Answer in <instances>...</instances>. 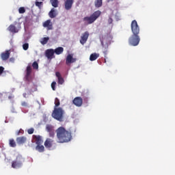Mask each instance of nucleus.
<instances>
[{
	"mask_svg": "<svg viewBox=\"0 0 175 175\" xmlns=\"http://www.w3.org/2000/svg\"><path fill=\"white\" fill-rule=\"evenodd\" d=\"M131 31L133 35L129 39V43L131 46H137L140 43V37L139 33H140V27L137 25V21L134 20L131 22Z\"/></svg>",
	"mask_w": 175,
	"mask_h": 175,
	"instance_id": "1",
	"label": "nucleus"
},
{
	"mask_svg": "<svg viewBox=\"0 0 175 175\" xmlns=\"http://www.w3.org/2000/svg\"><path fill=\"white\" fill-rule=\"evenodd\" d=\"M56 136L58 143H68L72 140V133L60 126L56 130Z\"/></svg>",
	"mask_w": 175,
	"mask_h": 175,
	"instance_id": "2",
	"label": "nucleus"
},
{
	"mask_svg": "<svg viewBox=\"0 0 175 175\" xmlns=\"http://www.w3.org/2000/svg\"><path fill=\"white\" fill-rule=\"evenodd\" d=\"M52 117L53 118H55V120L62 122V121H64V109L61 107H55L52 113Z\"/></svg>",
	"mask_w": 175,
	"mask_h": 175,
	"instance_id": "3",
	"label": "nucleus"
},
{
	"mask_svg": "<svg viewBox=\"0 0 175 175\" xmlns=\"http://www.w3.org/2000/svg\"><path fill=\"white\" fill-rule=\"evenodd\" d=\"M102 14L100 10L94 12L90 16H86L83 18V21H85L88 24H92L94 23Z\"/></svg>",
	"mask_w": 175,
	"mask_h": 175,
	"instance_id": "4",
	"label": "nucleus"
},
{
	"mask_svg": "<svg viewBox=\"0 0 175 175\" xmlns=\"http://www.w3.org/2000/svg\"><path fill=\"white\" fill-rule=\"evenodd\" d=\"M20 29H21V25L17 22H14V25H10L8 27V31L12 33H17Z\"/></svg>",
	"mask_w": 175,
	"mask_h": 175,
	"instance_id": "5",
	"label": "nucleus"
},
{
	"mask_svg": "<svg viewBox=\"0 0 175 175\" xmlns=\"http://www.w3.org/2000/svg\"><path fill=\"white\" fill-rule=\"evenodd\" d=\"M23 165V157L17 156L16 160L13 161L12 163V167L14 169H17V167H21Z\"/></svg>",
	"mask_w": 175,
	"mask_h": 175,
	"instance_id": "6",
	"label": "nucleus"
},
{
	"mask_svg": "<svg viewBox=\"0 0 175 175\" xmlns=\"http://www.w3.org/2000/svg\"><path fill=\"white\" fill-rule=\"evenodd\" d=\"M89 36L90 33L88 31H85L83 33H82L80 40L81 44H85V43H87V40H88Z\"/></svg>",
	"mask_w": 175,
	"mask_h": 175,
	"instance_id": "7",
	"label": "nucleus"
},
{
	"mask_svg": "<svg viewBox=\"0 0 175 175\" xmlns=\"http://www.w3.org/2000/svg\"><path fill=\"white\" fill-rule=\"evenodd\" d=\"M72 103L77 107H81V106H83V98H81V97H75Z\"/></svg>",
	"mask_w": 175,
	"mask_h": 175,
	"instance_id": "8",
	"label": "nucleus"
},
{
	"mask_svg": "<svg viewBox=\"0 0 175 175\" xmlns=\"http://www.w3.org/2000/svg\"><path fill=\"white\" fill-rule=\"evenodd\" d=\"M54 49H50L45 51V55L48 59H53L54 58Z\"/></svg>",
	"mask_w": 175,
	"mask_h": 175,
	"instance_id": "9",
	"label": "nucleus"
},
{
	"mask_svg": "<svg viewBox=\"0 0 175 175\" xmlns=\"http://www.w3.org/2000/svg\"><path fill=\"white\" fill-rule=\"evenodd\" d=\"M53 143H54V140L53 139L46 138L44 143V146L46 148H51V147H53Z\"/></svg>",
	"mask_w": 175,
	"mask_h": 175,
	"instance_id": "10",
	"label": "nucleus"
},
{
	"mask_svg": "<svg viewBox=\"0 0 175 175\" xmlns=\"http://www.w3.org/2000/svg\"><path fill=\"white\" fill-rule=\"evenodd\" d=\"M74 0H66L64 3V8L66 10H70L72 9V6H73Z\"/></svg>",
	"mask_w": 175,
	"mask_h": 175,
	"instance_id": "11",
	"label": "nucleus"
},
{
	"mask_svg": "<svg viewBox=\"0 0 175 175\" xmlns=\"http://www.w3.org/2000/svg\"><path fill=\"white\" fill-rule=\"evenodd\" d=\"M33 139L35 140L36 146L43 144V137L40 135H33Z\"/></svg>",
	"mask_w": 175,
	"mask_h": 175,
	"instance_id": "12",
	"label": "nucleus"
},
{
	"mask_svg": "<svg viewBox=\"0 0 175 175\" xmlns=\"http://www.w3.org/2000/svg\"><path fill=\"white\" fill-rule=\"evenodd\" d=\"M9 57H10V51H5L1 54L2 61H8V59H9Z\"/></svg>",
	"mask_w": 175,
	"mask_h": 175,
	"instance_id": "13",
	"label": "nucleus"
},
{
	"mask_svg": "<svg viewBox=\"0 0 175 175\" xmlns=\"http://www.w3.org/2000/svg\"><path fill=\"white\" fill-rule=\"evenodd\" d=\"M44 28H47L48 31L53 29V23L51 20H47L43 23Z\"/></svg>",
	"mask_w": 175,
	"mask_h": 175,
	"instance_id": "14",
	"label": "nucleus"
},
{
	"mask_svg": "<svg viewBox=\"0 0 175 175\" xmlns=\"http://www.w3.org/2000/svg\"><path fill=\"white\" fill-rule=\"evenodd\" d=\"M74 62H76V59L73 58L72 55H68L66 59V65H69V64H73Z\"/></svg>",
	"mask_w": 175,
	"mask_h": 175,
	"instance_id": "15",
	"label": "nucleus"
},
{
	"mask_svg": "<svg viewBox=\"0 0 175 175\" xmlns=\"http://www.w3.org/2000/svg\"><path fill=\"white\" fill-rule=\"evenodd\" d=\"M58 15V12H57V10L55 8H52L51 11L49 12V16L50 18H55Z\"/></svg>",
	"mask_w": 175,
	"mask_h": 175,
	"instance_id": "16",
	"label": "nucleus"
},
{
	"mask_svg": "<svg viewBox=\"0 0 175 175\" xmlns=\"http://www.w3.org/2000/svg\"><path fill=\"white\" fill-rule=\"evenodd\" d=\"M31 73H32V68L30 66H28L26 69V75L25 79L27 81H29V77L31 76Z\"/></svg>",
	"mask_w": 175,
	"mask_h": 175,
	"instance_id": "17",
	"label": "nucleus"
},
{
	"mask_svg": "<svg viewBox=\"0 0 175 175\" xmlns=\"http://www.w3.org/2000/svg\"><path fill=\"white\" fill-rule=\"evenodd\" d=\"M55 75L58 79V84L62 85L65 83V80H64V78L61 76V73L59 72H56Z\"/></svg>",
	"mask_w": 175,
	"mask_h": 175,
	"instance_id": "18",
	"label": "nucleus"
},
{
	"mask_svg": "<svg viewBox=\"0 0 175 175\" xmlns=\"http://www.w3.org/2000/svg\"><path fill=\"white\" fill-rule=\"evenodd\" d=\"M27 142V137H19L16 138V143L18 144H24Z\"/></svg>",
	"mask_w": 175,
	"mask_h": 175,
	"instance_id": "19",
	"label": "nucleus"
},
{
	"mask_svg": "<svg viewBox=\"0 0 175 175\" xmlns=\"http://www.w3.org/2000/svg\"><path fill=\"white\" fill-rule=\"evenodd\" d=\"M98 58H99V53H92L90 57V61H96Z\"/></svg>",
	"mask_w": 175,
	"mask_h": 175,
	"instance_id": "20",
	"label": "nucleus"
},
{
	"mask_svg": "<svg viewBox=\"0 0 175 175\" xmlns=\"http://www.w3.org/2000/svg\"><path fill=\"white\" fill-rule=\"evenodd\" d=\"M54 52L55 54H57V55H59L64 53V48L59 46L54 50Z\"/></svg>",
	"mask_w": 175,
	"mask_h": 175,
	"instance_id": "21",
	"label": "nucleus"
},
{
	"mask_svg": "<svg viewBox=\"0 0 175 175\" xmlns=\"http://www.w3.org/2000/svg\"><path fill=\"white\" fill-rule=\"evenodd\" d=\"M36 150L38 151V152H44V146L42 144L36 145Z\"/></svg>",
	"mask_w": 175,
	"mask_h": 175,
	"instance_id": "22",
	"label": "nucleus"
},
{
	"mask_svg": "<svg viewBox=\"0 0 175 175\" xmlns=\"http://www.w3.org/2000/svg\"><path fill=\"white\" fill-rule=\"evenodd\" d=\"M50 2L53 8H58V5H59V1L58 0H50Z\"/></svg>",
	"mask_w": 175,
	"mask_h": 175,
	"instance_id": "23",
	"label": "nucleus"
},
{
	"mask_svg": "<svg viewBox=\"0 0 175 175\" xmlns=\"http://www.w3.org/2000/svg\"><path fill=\"white\" fill-rule=\"evenodd\" d=\"M49 40H50V38L44 37L41 39L40 43H41V44H43V45L47 44V42H49Z\"/></svg>",
	"mask_w": 175,
	"mask_h": 175,
	"instance_id": "24",
	"label": "nucleus"
},
{
	"mask_svg": "<svg viewBox=\"0 0 175 175\" xmlns=\"http://www.w3.org/2000/svg\"><path fill=\"white\" fill-rule=\"evenodd\" d=\"M94 5L96 8H100L103 5L102 0H96L94 2Z\"/></svg>",
	"mask_w": 175,
	"mask_h": 175,
	"instance_id": "25",
	"label": "nucleus"
},
{
	"mask_svg": "<svg viewBox=\"0 0 175 175\" xmlns=\"http://www.w3.org/2000/svg\"><path fill=\"white\" fill-rule=\"evenodd\" d=\"M46 131L49 133V132H51L53 131H54V126H53L51 124H47L46 126Z\"/></svg>",
	"mask_w": 175,
	"mask_h": 175,
	"instance_id": "26",
	"label": "nucleus"
},
{
	"mask_svg": "<svg viewBox=\"0 0 175 175\" xmlns=\"http://www.w3.org/2000/svg\"><path fill=\"white\" fill-rule=\"evenodd\" d=\"M9 144L10 147H16L17 145L16 144V141H14V139H11L9 140Z\"/></svg>",
	"mask_w": 175,
	"mask_h": 175,
	"instance_id": "27",
	"label": "nucleus"
},
{
	"mask_svg": "<svg viewBox=\"0 0 175 175\" xmlns=\"http://www.w3.org/2000/svg\"><path fill=\"white\" fill-rule=\"evenodd\" d=\"M59 105H61V103L59 102V99H58V98H55V109H57L58 107V106H59Z\"/></svg>",
	"mask_w": 175,
	"mask_h": 175,
	"instance_id": "28",
	"label": "nucleus"
},
{
	"mask_svg": "<svg viewBox=\"0 0 175 175\" xmlns=\"http://www.w3.org/2000/svg\"><path fill=\"white\" fill-rule=\"evenodd\" d=\"M36 6H37L38 8H39V9H42V5H43V2L42 1H36L35 3Z\"/></svg>",
	"mask_w": 175,
	"mask_h": 175,
	"instance_id": "29",
	"label": "nucleus"
},
{
	"mask_svg": "<svg viewBox=\"0 0 175 175\" xmlns=\"http://www.w3.org/2000/svg\"><path fill=\"white\" fill-rule=\"evenodd\" d=\"M23 50L27 51V50H28V49H29V44H28V43L23 44Z\"/></svg>",
	"mask_w": 175,
	"mask_h": 175,
	"instance_id": "30",
	"label": "nucleus"
},
{
	"mask_svg": "<svg viewBox=\"0 0 175 175\" xmlns=\"http://www.w3.org/2000/svg\"><path fill=\"white\" fill-rule=\"evenodd\" d=\"M48 133L49 135V137H54L55 136V132L54 130H53L52 131L48 132Z\"/></svg>",
	"mask_w": 175,
	"mask_h": 175,
	"instance_id": "31",
	"label": "nucleus"
},
{
	"mask_svg": "<svg viewBox=\"0 0 175 175\" xmlns=\"http://www.w3.org/2000/svg\"><path fill=\"white\" fill-rule=\"evenodd\" d=\"M32 67H33L34 69H38V68H39V64H38V62H34L32 64Z\"/></svg>",
	"mask_w": 175,
	"mask_h": 175,
	"instance_id": "32",
	"label": "nucleus"
},
{
	"mask_svg": "<svg viewBox=\"0 0 175 175\" xmlns=\"http://www.w3.org/2000/svg\"><path fill=\"white\" fill-rule=\"evenodd\" d=\"M18 12H19L20 14H23L25 12V8L24 7H21L18 9Z\"/></svg>",
	"mask_w": 175,
	"mask_h": 175,
	"instance_id": "33",
	"label": "nucleus"
},
{
	"mask_svg": "<svg viewBox=\"0 0 175 175\" xmlns=\"http://www.w3.org/2000/svg\"><path fill=\"white\" fill-rule=\"evenodd\" d=\"M55 85H57V82L53 81L51 83V88L53 90V91H55Z\"/></svg>",
	"mask_w": 175,
	"mask_h": 175,
	"instance_id": "34",
	"label": "nucleus"
},
{
	"mask_svg": "<svg viewBox=\"0 0 175 175\" xmlns=\"http://www.w3.org/2000/svg\"><path fill=\"white\" fill-rule=\"evenodd\" d=\"M34 131L35 130L33 129V128L29 129L27 130V133H29V135H32V133H33Z\"/></svg>",
	"mask_w": 175,
	"mask_h": 175,
	"instance_id": "35",
	"label": "nucleus"
},
{
	"mask_svg": "<svg viewBox=\"0 0 175 175\" xmlns=\"http://www.w3.org/2000/svg\"><path fill=\"white\" fill-rule=\"evenodd\" d=\"M3 70H5V68L3 66H0V75H2L3 73Z\"/></svg>",
	"mask_w": 175,
	"mask_h": 175,
	"instance_id": "36",
	"label": "nucleus"
},
{
	"mask_svg": "<svg viewBox=\"0 0 175 175\" xmlns=\"http://www.w3.org/2000/svg\"><path fill=\"white\" fill-rule=\"evenodd\" d=\"M22 106H23L24 107H27V106H28V104L27 103V102L23 101L21 103Z\"/></svg>",
	"mask_w": 175,
	"mask_h": 175,
	"instance_id": "37",
	"label": "nucleus"
},
{
	"mask_svg": "<svg viewBox=\"0 0 175 175\" xmlns=\"http://www.w3.org/2000/svg\"><path fill=\"white\" fill-rule=\"evenodd\" d=\"M108 23L109 24H113V18L111 17H109L108 19Z\"/></svg>",
	"mask_w": 175,
	"mask_h": 175,
	"instance_id": "38",
	"label": "nucleus"
},
{
	"mask_svg": "<svg viewBox=\"0 0 175 175\" xmlns=\"http://www.w3.org/2000/svg\"><path fill=\"white\" fill-rule=\"evenodd\" d=\"M23 96H24L25 98H27V93H24V94H23Z\"/></svg>",
	"mask_w": 175,
	"mask_h": 175,
	"instance_id": "39",
	"label": "nucleus"
},
{
	"mask_svg": "<svg viewBox=\"0 0 175 175\" xmlns=\"http://www.w3.org/2000/svg\"><path fill=\"white\" fill-rule=\"evenodd\" d=\"M113 0H107V2H111Z\"/></svg>",
	"mask_w": 175,
	"mask_h": 175,
	"instance_id": "40",
	"label": "nucleus"
}]
</instances>
